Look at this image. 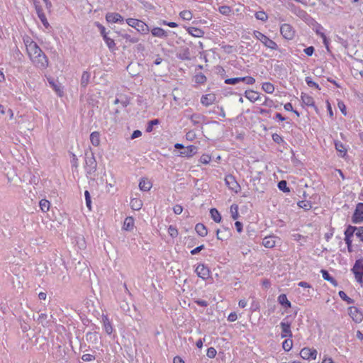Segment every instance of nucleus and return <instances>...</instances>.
I'll return each mask as SVG.
<instances>
[{"label": "nucleus", "mask_w": 363, "mask_h": 363, "mask_svg": "<svg viewBox=\"0 0 363 363\" xmlns=\"http://www.w3.org/2000/svg\"><path fill=\"white\" fill-rule=\"evenodd\" d=\"M106 21L111 23L123 22V17L118 13H108L106 16Z\"/></svg>", "instance_id": "nucleus-13"}, {"label": "nucleus", "mask_w": 363, "mask_h": 363, "mask_svg": "<svg viewBox=\"0 0 363 363\" xmlns=\"http://www.w3.org/2000/svg\"><path fill=\"white\" fill-rule=\"evenodd\" d=\"M104 40H105L107 46L109 49L112 50L115 47L116 44L113 39L108 38L106 34L104 35Z\"/></svg>", "instance_id": "nucleus-40"}, {"label": "nucleus", "mask_w": 363, "mask_h": 363, "mask_svg": "<svg viewBox=\"0 0 363 363\" xmlns=\"http://www.w3.org/2000/svg\"><path fill=\"white\" fill-rule=\"evenodd\" d=\"M280 32L286 39L291 40L294 37L295 32L292 26L288 23H284L281 26Z\"/></svg>", "instance_id": "nucleus-6"}, {"label": "nucleus", "mask_w": 363, "mask_h": 363, "mask_svg": "<svg viewBox=\"0 0 363 363\" xmlns=\"http://www.w3.org/2000/svg\"><path fill=\"white\" fill-rule=\"evenodd\" d=\"M352 271L354 274L356 280L362 283L363 279V259L357 260Z\"/></svg>", "instance_id": "nucleus-5"}, {"label": "nucleus", "mask_w": 363, "mask_h": 363, "mask_svg": "<svg viewBox=\"0 0 363 363\" xmlns=\"http://www.w3.org/2000/svg\"><path fill=\"white\" fill-rule=\"evenodd\" d=\"M211 157L208 155L203 154L200 157V162L202 164H207L211 162Z\"/></svg>", "instance_id": "nucleus-46"}, {"label": "nucleus", "mask_w": 363, "mask_h": 363, "mask_svg": "<svg viewBox=\"0 0 363 363\" xmlns=\"http://www.w3.org/2000/svg\"><path fill=\"white\" fill-rule=\"evenodd\" d=\"M90 140L93 145L98 146L100 143L99 133L98 132H93L90 135Z\"/></svg>", "instance_id": "nucleus-28"}, {"label": "nucleus", "mask_w": 363, "mask_h": 363, "mask_svg": "<svg viewBox=\"0 0 363 363\" xmlns=\"http://www.w3.org/2000/svg\"><path fill=\"white\" fill-rule=\"evenodd\" d=\"M349 315L356 323H360L363 320L362 313L356 307L351 306L348 308Z\"/></svg>", "instance_id": "nucleus-8"}, {"label": "nucleus", "mask_w": 363, "mask_h": 363, "mask_svg": "<svg viewBox=\"0 0 363 363\" xmlns=\"http://www.w3.org/2000/svg\"><path fill=\"white\" fill-rule=\"evenodd\" d=\"M210 213H211V216L212 218V219L216 222V223H220V220H221V216L220 214V213L218 211L217 209L216 208H211V211H210Z\"/></svg>", "instance_id": "nucleus-31"}, {"label": "nucleus", "mask_w": 363, "mask_h": 363, "mask_svg": "<svg viewBox=\"0 0 363 363\" xmlns=\"http://www.w3.org/2000/svg\"><path fill=\"white\" fill-rule=\"evenodd\" d=\"M197 152V147L194 145H189L184 148V151L181 152V155L184 157H191Z\"/></svg>", "instance_id": "nucleus-17"}, {"label": "nucleus", "mask_w": 363, "mask_h": 363, "mask_svg": "<svg viewBox=\"0 0 363 363\" xmlns=\"http://www.w3.org/2000/svg\"><path fill=\"white\" fill-rule=\"evenodd\" d=\"M358 228L356 227H352L350 226L347 228V230L345 232V235L346 237H352L355 234L356 232H357Z\"/></svg>", "instance_id": "nucleus-43"}, {"label": "nucleus", "mask_w": 363, "mask_h": 363, "mask_svg": "<svg viewBox=\"0 0 363 363\" xmlns=\"http://www.w3.org/2000/svg\"><path fill=\"white\" fill-rule=\"evenodd\" d=\"M254 35L256 38L260 40L267 48L274 50H277L278 46L277 43L261 32L255 30Z\"/></svg>", "instance_id": "nucleus-2"}, {"label": "nucleus", "mask_w": 363, "mask_h": 363, "mask_svg": "<svg viewBox=\"0 0 363 363\" xmlns=\"http://www.w3.org/2000/svg\"><path fill=\"white\" fill-rule=\"evenodd\" d=\"M276 240L273 236L265 237L262 240V245L267 248H272L275 246Z\"/></svg>", "instance_id": "nucleus-19"}, {"label": "nucleus", "mask_w": 363, "mask_h": 363, "mask_svg": "<svg viewBox=\"0 0 363 363\" xmlns=\"http://www.w3.org/2000/svg\"><path fill=\"white\" fill-rule=\"evenodd\" d=\"M34 5H35V11H36L38 18L41 21L43 26L48 28L50 26V24L46 18L45 13L43 11V9H42L41 6H40L38 4V3L35 2V1L34 2Z\"/></svg>", "instance_id": "nucleus-11"}, {"label": "nucleus", "mask_w": 363, "mask_h": 363, "mask_svg": "<svg viewBox=\"0 0 363 363\" xmlns=\"http://www.w3.org/2000/svg\"><path fill=\"white\" fill-rule=\"evenodd\" d=\"M255 16L257 19L260 20L263 22L267 21V20L268 18V16L263 11H259L256 12Z\"/></svg>", "instance_id": "nucleus-36"}, {"label": "nucleus", "mask_w": 363, "mask_h": 363, "mask_svg": "<svg viewBox=\"0 0 363 363\" xmlns=\"http://www.w3.org/2000/svg\"><path fill=\"white\" fill-rule=\"evenodd\" d=\"M142 135V132L139 130H135L133 131V133L131 135V139H135L137 138H139Z\"/></svg>", "instance_id": "nucleus-63"}, {"label": "nucleus", "mask_w": 363, "mask_h": 363, "mask_svg": "<svg viewBox=\"0 0 363 363\" xmlns=\"http://www.w3.org/2000/svg\"><path fill=\"white\" fill-rule=\"evenodd\" d=\"M230 210V213H231V216H232L233 219L236 220L239 216L238 205H236V204L231 205Z\"/></svg>", "instance_id": "nucleus-37"}, {"label": "nucleus", "mask_w": 363, "mask_h": 363, "mask_svg": "<svg viewBox=\"0 0 363 363\" xmlns=\"http://www.w3.org/2000/svg\"><path fill=\"white\" fill-rule=\"evenodd\" d=\"M216 350L215 348L213 347H209L208 350H207V353H206V355L209 358H213L215 357V356L216 355Z\"/></svg>", "instance_id": "nucleus-52"}, {"label": "nucleus", "mask_w": 363, "mask_h": 363, "mask_svg": "<svg viewBox=\"0 0 363 363\" xmlns=\"http://www.w3.org/2000/svg\"><path fill=\"white\" fill-rule=\"evenodd\" d=\"M84 160L86 166L89 168V172L96 169L97 163L94 156V153L91 150H88L85 152Z\"/></svg>", "instance_id": "nucleus-3"}, {"label": "nucleus", "mask_w": 363, "mask_h": 363, "mask_svg": "<svg viewBox=\"0 0 363 363\" xmlns=\"http://www.w3.org/2000/svg\"><path fill=\"white\" fill-rule=\"evenodd\" d=\"M311 350L309 347H304L300 352L301 357L304 359H309L311 357Z\"/></svg>", "instance_id": "nucleus-35"}, {"label": "nucleus", "mask_w": 363, "mask_h": 363, "mask_svg": "<svg viewBox=\"0 0 363 363\" xmlns=\"http://www.w3.org/2000/svg\"><path fill=\"white\" fill-rule=\"evenodd\" d=\"M168 233L170 235V236L172 237V238H176L178 235L177 229L175 227L172 226V225H170L169 227Z\"/></svg>", "instance_id": "nucleus-49"}, {"label": "nucleus", "mask_w": 363, "mask_h": 363, "mask_svg": "<svg viewBox=\"0 0 363 363\" xmlns=\"http://www.w3.org/2000/svg\"><path fill=\"white\" fill-rule=\"evenodd\" d=\"M321 274H322L323 278L325 280L330 281L334 286H337V281L330 275V274L328 272V271H326L325 269H322Z\"/></svg>", "instance_id": "nucleus-29"}, {"label": "nucleus", "mask_w": 363, "mask_h": 363, "mask_svg": "<svg viewBox=\"0 0 363 363\" xmlns=\"http://www.w3.org/2000/svg\"><path fill=\"white\" fill-rule=\"evenodd\" d=\"M287 183H278V187L284 192H289V188L286 186Z\"/></svg>", "instance_id": "nucleus-58"}, {"label": "nucleus", "mask_w": 363, "mask_h": 363, "mask_svg": "<svg viewBox=\"0 0 363 363\" xmlns=\"http://www.w3.org/2000/svg\"><path fill=\"white\" fill-rule=\"evenodd\" d=\"M245 97L252 102L259 100V93L252 90L245 91Z\"/></svg>", "instance_id": "nucleus-20"}, {"label": "nucleus", "mask_w": 363, "mask_h": 363, "mask_svg": "<svg viewBox=\"0 0 363 363\" xmlns=\"http://www.w3.org/2000/svg\"><path fill=\"white\" fill-rule=\"evenodd\" d=\"M179 16L184 20H191L192 18L191 12L187 10L181 11Z\"/></svg>", "instance_id": "nucleus-44"}, {"label": "nucleus", "mask_w": 363, "mask_h": 363, "mask_svg": "<svg viewBox=\"0 0 363 363\" xmlns=\"http://www.w3.org/2000/svg\"><path fill=\"white\" fill-rule=\"evenodd\" d=\"M225 83L227 84H236L239 83V79L238 77L228 78L225 80Z\"/></svg>", "instance_id": "nucleus-53"}, {"label": "nucleus", "mask_w": 363, "mask_h": 363, "mask_svg": "<svg viewBox=\"0 0 363 363\" xmlns=\"http://www.w3.org/2000/svg\"><path fill=\"white\" fill-rule=\"evenodd\" d=\"M219 11L223 15H228L231 12V9L228 6H222L219 8Z\"/></svg>", "instance_id": "nucleus-50"}, {"label": "nucleus", "mask_w": 363, "mask_h": 363, "mask_svg": "<svg viewBox=\"0 0 363 363\" xmlns=\"http://www.w3.org/2000/svg\"><path fill=\"white\" fill-rule=\"evenodd\" d=\"M306 82L311 87H315V88H316L317 89H319V90L320 89L319 85L316 82H313L311 79V78L309 77H307L306 78Z\"/></svg>", "instance_id": "nucleus-45"}, {"label": "nucleus", "mask_w": 363, "mask_h": 363, "mask_svg": "<svg viewBox=\"0 0 363 363\" xmlns=\"http://www.w3.org/2000/svg\"><path fill=\"white\" fill-rule=\"evenodd\" d=\"M206 77L203 74H196L195 76V81L196 83L203 84L206 82Z\"/></svg>", "instance_id": "nucleus-48"}, {"label": "nucleus", "mask_w": 363, "mask_h": 363, "mask_svg": "<svg viewBox=\"0 0 363 363\" xmlns=\"http://www.w3.org/2000/svg\"><path fill=\"white\" fill-rule=\"evenodd\" d=\"M122 38L125 39L126 41H128L131 43H137L139 41V38L136 37H132L130 34L123 33L121 35Z\"/></svg>", "instance_id": "nucleus-38"}, {"label": "nucleus", "mask_w": 363, "mask_h": 363, "mask_svg": "<svg viewBox=\"0 0 363 363\" xmlns=\"http://www.w3.org/2000/svg\"><path fill=\"white\" fill-rule=\"evenodd\" d=\"M82 359L84 362H90L95 359L94 356L90 354H85L82 357Z\"/></svg>", "instance_id": "nucleus-57"}, {"label": "nucleus", "mask_w": 363, "mask_h": 363, "mask_svg": "<svg viewBox=\"0 0 363 363\" xmlns=\"http://www.w3.org/2000/svg\"><path fill=\"white\" fill-rule=\"evenodd\" d=\"M278 301L282 306H285L286 307H291V303L287 299V297L285 294H281L278 297Z\"/></svg>", "instance_id": "nucleus-33"}, {"label": "nucleus", "mask_w": 363, "mask_h": 363, "mask_svg": "<svg viewBox=\"0 0 363 363\" xmlns=\"http://www.w3.org/2000/svg\"><path fill=\"white\" fill-rule=\"evenodd\" d=\"M188 33L192 36L200 38L203 35V31L201 29L194 28V27H189L187 28Z\"/></svg>", "instance_id": "nucleus-22"}, {"label": "nucleus", "mask_w": 363, "mask_h": 363, "mask_svg": "<svg viewBox=\"0 0 363 363\" xmlns=\"http://www.w3.org/2000/svg\"><path fill=\"white\" fill-rule=\"evenodd\" d=\"M301 100L304 104L308 106L315 107L314 99L312 96L306 94H302Z\"/></svg>", "instance_id": "nucleus-21"}, {"label": "nucleus", "mask_w": 363, "mask_h": 363, "mask_svg": "<svg viewBox=\"0 0 363 363\" xmlns=\"http://www.w3.org/2000/svg\"><path fill=\"white\" fill-rule=\"evenodd\" d=\"M39 206L43 212H48L50 207V201L46 199H41Z\"/></svg>", "instance_id": "nucleus-30"}, {"label": "nucleus", "mask_w": 363, "mask_h": 363, "mask_svg": "<svg viewBox=\"0 0 363 363\" xmlns=\"http://www.w3.org/2000/svg\"><path fill=\"white\" fill-rule=\"evenodd\" d=\"M226 185L235 193L239 192L241 189L240 183H226Z\"/></svg>", "instance_id": "nucleus-39"}, {"label": "nucleus", "mask_w": 363, "mask_h": 363, "mask_svg": "<svg viewBox=\"0 0 363 363\" xmlns=\"http://www.w3.org/2000/svg\"><path fill=\"white\" fill-rule=\"evenodd\" d=\"M216 95L214 94H208L203 95L201 99V103L205 106H209L216 101Z\"/></svg>", "instance_id": "nucleus-15"}, {"label": "nucleus", "mask_w": 363, "mask_h": 363, "mask_svg": "<svg viewBox=\"0 0 363 363\" xmlns=\"http://www.w3.org/2000/svg\"><path fill=\"white\" fill-rule=\"evenodd\" d=\"M126 23L128 26L135 28L137 31L143 35L147 34L150 32L148 26L140 20L130 18L126 20Z\"/></svg>", "instance_id": "nucleus-1"}, {"label": "nucleus", "mask_w": 363, "mask_h": 363, "mask_svg": "<svg viewBox=\"0 0 363 363\" xmlns=\"http://www.w3.org/2000/svg\"><path fill=\"white\" fill-rule=\"evenodd\" d=\"M355 235L363 242V226L358 228L357 232L355 233Z\"/></svg>", "instance_id": "nucleus-59"}, {"label": "nucleus", "mask_w": 363, "mask_h": 363, "mask_svg": "<svg viewBox=\"0 0 363 363\" xmlns=\"http://www.w3.org/2000/svg\"><path fill=\"white\" fill-rule=\"evenodd\" d=\"M352 221L354 223L363 221V203H359L357 205L352 216Z\"/></svg>", "instance_id": "nucleus-9"}, {"label": "nucleus", "mask_w": 363, "mask_h": 363, "mask_svg": "<svg viewBox=\"0 0 363 363\" xmlns=\"http://www.w3.org/2000/svg\"><path fill=\"white\" fill-rule=\"evenodd\" d=\"M143 206L142 201L138 199H133L130 201V206L132 209L135 211H138Z\"/></svg>", "instance_id": "nucleus-32"}, {"label": "nucleus", "mask_w": 363, "mask_h": 363, "mask_svg": "<svg viewBox=\"0 0 363 363\" xmlns=\"http://www.w3.org/2000/svg\"><path fill=\"white\" fill-rule=\"evenodd\" d=\"M160 123V121L158 119L151 120L148 122L147 126L146 128V131L147 133H150L152 131L153 125H157Z\"/></svg>", "instance_id": "nucleus-41"}, {"label": "nucleus", "mask_w": 363, "mask_h": 363, "mask_svg": "<svg viewBox=\"0 0 363 363\" xmlns=\"http://www.w3.org/2000/svg\"><path fill=\"white\" fill-rule=\"evenodd\" d=\"M338 108L344 116L347 115L346 106L342 101H339L337 104Z\"/></svg>", "instance_id": "nucleus-56"}, {"label": "nucleus", "mask_w": 363, "mask_h": 363, "mask_svg": "<svg viewBox=\"0 0 363 363\" xmlns=\"http://www.w3.org/2000/svg\"><path fill=\"white\" fill-rule=\"evenodd\" d=\"M134 226V220L132 217H128L125 219L123 228L125 230H131Z\"/></svg>", "instance_id": "nucleus-25"}, {"label": "nucleus", "mask_w": 363, "mask_h": 363, "mask_svg": "<svg viewBox=\"0 0 363 363\" xmlns=\"http://www.w3.org/2000/svg\"><path fill=\"white\" fill-rule=\"evenodd\" d=\"M31 60L37 67L40 69H45L48 65V58L43 51L37 55L35 58H32Z\"/></svg>", "instance_id": "nucleus-4"}, {"label": "nucleus", "mask_w": 363, "mask_h": 363, "mask_svg": "<svg viewBox=\"0 0 363 363\" xmlns=\"http://www.w3.org/2000/svg\"><path fill=\"white\" fill-rule=\"evenodd\" d=\"M335 146L337 151L340 152V156L344 157L346 155L347 149L341 142L335 141Z\"/></svg>", "instance_id": "nucleus-26"}, {"label": "nucleus", "mask_w": 363, "mask_h": 363, "mask_svg": "<svg viewBox=\"0 0 363 363\" xmlns=\"http://www.w3.org/2000/svg\"><path fill=\"white\" fill-rule=\"evenodd\" d=\"M203 248H204L203 245L198 246L197 247H196L195 249H194L191 251V254L193 255H196V254L199 253L201 250H202Z\"/></svg>", "instance_id": "nucleus-64"}, {"label": "nucleus", "mask_w": 363, "mask_h": 363, "mask_svg": "<svg viewBox=\"0 0 363 363\" xmlns=\"http://www.w3.org/2000/svg\"><path fill=\"white\" fill-rule=\"evenodd\" d=\"M280 326L281 328V336L284 337H291L292 332L291 330V323L286 320H284L281 323Z\"/></svg>", "instance_id": "nucleus-10"}, {"label": "nucleus", "mask_w": 363, "mask_h": 363, "mask_svg": "<svg viewBox=\"0 0 363 363\" xmlns=\"http://www.w3.org/2000/svg\"><path fill=\"white\" fill-rule=\"evenodd\" d=\"M186 138L187 140H193L195 138H196V134L194 131L191 130V131H189L186 134Z\"/></svg>", "instance_id": "nucleus-62"}, {"label": "nucleus", "mask_w": 363, "mask_h": 363, "mask_svg": "<svg viewBox=\"0 0 363 363\" xmlns=\"http://www.w3.org/2000/svg\"><path fill=\"white\" fill-rule=\"evenodd\" d=\"M196 232L201 237H205L207 235V229L202 223H198L195 226Z\"/></svg>", "instance_id": "nucleus-23"}, {"label": "nucleus", "mask_w": 363, "mask_h": 363, "mask_svg": "<svg viewBox=\"0 0 363 363\" xmlns=\"http://www.w3.org/2000/svg\"><path fill=\"white\" fill-rule=\"evenodd\" d=\"M216 236L218 240H227L230 236V230L228 228L223 227L222 229L216 230Z\"/></svg>", "instance_id": "nucleus-14"}, {"label": "nucleus", "mask_w": 363, "mask_h": 363, "mask_svg": "<svg viewBox=\"0 0 363 363\" xmlns=\"http://www.w3.org/2000/svg\"><path fill=\"white\" fill-rule=\"evenodd\" d=\"M197 275L203 279H207L210 276V270L204 264H200L196 269Z\"/></svg>", "instance_id": "nucleus-12"}, {"label": "nucleus", "mask_w": 363, "mask_h": 363, "mask_svg": "<svg viewBox=\"0 0 363 363\" xmlns=\"http://www.w3.org/2000/svg\"><path fill=\"white\" fill-rule=\"evenodd\" d=\"M293 346V342L291 339H286L284 341L282 344L283 349L285 351H289Z\"/></svg>", "instance_id": "nucleus-42"}, {"label": "nucleus", "mask_w": 363, "mask_h": 363, "mask_svg": "<svg viewBox=\"0 0 363 363\" xmlns=\"http://www.w3.org/2000/svg\"><path fill=\"white\" fill-rule=\"evenodd\" d=\"M339 296L342 299L346 301L348 303H351L353 302V300L348 297L347 294L342 291H340L339 292Z\"/></svg>", "instance_id": "nucleus-51"}, {"label": "nucleus", "mask_w": 363, "mask_h": 363, "mask_svg": "<svg viewBox=\"0 0 363 363\" xmlns=\"http://www.w3.org/2000/svg\"><path fill=\"white\" fill-rule=\"evenodd\" d=\"M177 57L182 60H191L190 52L188 48H184L177 54Z\"/></svg>", "instance_id": "nucleus-24"}, {"label": "nucleus", "mask_w": 363, "mask_h": 363, "mask_svg": "<svg viewBox=\"0 0 363 363\" xmlns=\"http://www.w3.org/2000/svg\"><path fill=\"white\" fill-rule=\"evenodd\" d=\"M272 140H273L275 143H278V144H280V143H281L284 141V140H283L282 137H281V136H280L279 134H277V133H274V134L272 135Z\"/></svg>", "instance_id": "nucleus-54"}, {"label": "nucleus", "mask_w": 363, "mask_h": 363, "mask_svg": "<svg viewBox=\"0 0 363 363\" xmlns=\"http://www.w3.org/2000/svg\"><path fill=\"white\" fill-rule=\"evenodd\" d=\"M152 183H139V187L142 191H149L152 186Z\"/></svg>", "instance_id": "nucleus-47"}, {"label": "nucleus", "mask_w": 363, "mask_h": 363, "mask_svg": "<svg viewBox=\"0 0 363 363\" xmlns=\"http://www.w3.org/2000/svg\"><path fill=\"white\" fill-rule=\"evenodd\" d=\"M173 211L175 214L179 215L182 213V212L183 211V208L180 205H175L173 208Z\"/></svg>", "instance_id": "nucleus-61"}, {"label": "nucleus", "mask_w": 363, "mask_h": 363, "mask_svg": "<svg viewBox=\"0 0 363 363\" xmlns=\"http://www.w3.org/2000/svg\"><path fill=\"white\" fill-rule=\"evenodd\" d=\"M262 88L266 93H268V94H272L274 91V86L270 82L263 83Z\"/></svg>", "instance_id": "nucleus-34"}, {"label": "nucleus", "mask_w": 363, "mask_h": 363, "mask_svg": "<svg viewBox=\"0 0 363 363\" xmlns=\"http://www.w3.org/2000/svg\"><path fill=\"white\" fill-rule=\"evenodd\" d=\"M26 50L30 58H35L37 55H39L41 52V49L39 46L34 42H31L30 44L26 45Z\"/></svg>", "instance_id": "nucleus-7"}, {"label": "nucleus", "mask_w": 363, "mask_h": 363, "mask_svg": "<svg viewBox=\"0 0 363 363\" xmlns=\"http://www.w3.org/2000/svg\"><path fill=\"white\" fill-rule=\"evenodd\" d=\"M89 79H90V74L88 72L84 71L82 73V78H81V86L82 87H86L89 82Z\"/></svg>", "instance_id": "nucleus-27"}, {"label": "nucleus", "mask_w": 363, "mask_h": 363, "mask_svg": "<svg viewBox=\"0 0 363 363\" xmlns=\"http://www.w3.org/2000/svg\"><path fill=\"white\" fill-rule=\"evenodd\" d=\"M48 315L45 313H41L38 316L37 320L39 323H41L43 325H45L44 321L47 319Z\"/></svg>", "instance_id": "nucleus-55"}, {"label": "nucleus", "mask_w": 363, "mask_h": 363, "mask_svg": "<svg viewBox=\"0 0 363 363\" xmlns=\"http://www.w3.org/2000/svg\"><path fill=\"white\" fill-rule=\"evenodd\" d=\"M314 48L313 46L308 47L304 49V53L308 56H311L314 52Z\"/></svg>", "instance_id": "nucleus-60"}, {"label": "nucleus", "mask_w": 363, "mask_h": 363, "mask_svg": "<svg viewBox=\"0 0 363 363\" xmlns=\"http://www.w3.org/2000/svg\"><path fill=\"white\" fill-rule=\"evenodd\" d=\"M102 322L104 324V330L106 333L108 335H111L113 333V328L111 324V322L109 319L108 318L107 315H102Z\"/></svg>", "instance_id": "nucleus-18"}, {"label": "nucleus", "mask_w": 363, "mask_h": 363, "mask_svg": "<svg viewBox=\"0 0 363 363\" xmlns=\"http://www.w3.org/2000/svg\"><path fill=\"white\" fill-rule=\"evenodd\" d=\"M151 33L153 36L161 38H165L168 36L167 32L160 27L153 28L151 30Z\"/></svg>", "instance_id": "nucleus-16"}]
</instances>
